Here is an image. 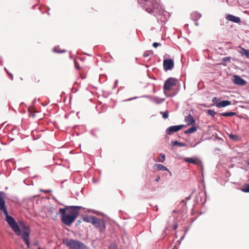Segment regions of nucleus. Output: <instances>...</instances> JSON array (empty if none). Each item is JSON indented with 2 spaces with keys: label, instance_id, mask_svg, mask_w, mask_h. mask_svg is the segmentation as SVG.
Instances as JSON below:
<instances>
[{
  "label": "nucleus",
  "instance_id": "nucleus-31",
  "mask_svg": "<svg viewBox=\"0 0 249 249\" xmlns=\"http://www.w3.org/2000/svg\"><path fill=\"white\" fill-rule=\"evenodd\" d=\"M154 101L155 102H156L158 104L160 103H161L163 101V100H160L159 101H158V98H154Z\"/></svg>",
  "mask_w": 249,
  "mask_h": 249
},
{
  "label": "nucleus",
  "instance_id": "nucleus-17",
  "mask_svg": "<svg viewBox=\"0 0 249 249\" xmlns=\"http://www.w3.org/2000/svg\"><path fill=\"white\" fill-rule=\"evenodd\" d=\"M83 220L87 222L92 223L95 216H83Z\"/></svg>",
  "mask_w": 249,
  "mask_h": 249
},
{
  "label": "nucleus",
  "instance_id": "nucleus-40",
  "mask_svg": "<svg viewBox=\"0 0 249 249\" xmlns=\"http://www.w3.org/2000/svg\"><path fill=\"white\" fill-rule=\"evenodd\" d=\"M177 227H178V225H175L174 226V229L175 230H176V229L177 228Z\"/></svg>",
  "mask_w": 249,
  "mask_h": 249
},
{
  "label": "nucleus",
  "instance_id": "nucleus-25",
  "mask_svg": "<svg viewBox=\"0 0 249 249\" xmlns=\"http://www.w3.org/2000/svg\"><path fill=\"white\" fill-rule=\"evenodd\" d=\"M160 158L158 160V161L163 162L165 160V156L164 154H160Z\"/></svg>",
  "mask_w": 249,
  "mask_h": 249
},
{
  "label": "nucleus",
  "instance_id": "nucleus-42",
  "mask_svg": "<svg viewBox=\"0 0 249 249\" xmlns=\"http://www.w3.org/2000/svg\"><path fill=\"white\" fill-rule=\"evenodd\" d=\"M169 173V175L170 176H172V173L169 170V171H168Z\"/></svg>",
  "mask_w": 249,
  "mask_h": 249
},
{
  "label": "nucleus",
  "instance_id": "nucleus-9",
  "mask_svg": "<svg viewBox=\"0 0 249 249\" xmlns=\"http://www.w3.org/2000/svg\"><path fill=\"white\" fill-rule=\"evenodd\" d=\"M163 65L165 71L171 70L174 66V62L172 59H166L163 60Z\"/></svg>",
  "mask_w": 249,
  "mask_h": 249
},
{
  "label": "nucleus",
  "instance_id": "nucleus-22",
  "mask_svg": "<svg viewBox=\"0 0 249 249\" xmlns=\"http://www.w3.org/2000/svg\"><path fill=\"white\" fill-rule=\"evenodd\" d=\"M160 114H162V117L164 119H167L169 116V112L167 110L164 112L161 111Z\"/></svg>",
  "mask_w": 249,
  "mask_h": 249
},
{
  "label": "nucleus",
  "instance_id": "nucleus-16",
  "mask_svg": "<svg viewBox=\"0 0 249 249\" xmlns=\"http://www.w3.org/2000/svg\"><path fill=\"white\" fill-rule=\"evenodd\" d=\"M87 71L86 70L80 68L79 66V73L82 79H85L86 77Z\"/></svg>",
  "mask_w": 249,
  "mask_h": 249
},
{
  "label": "nucleus",
  "instance_id": "nucleus-26",
  "mask_svg": "<svg viewBox=\"0 0 249 249\" xmlns=\"http://www.w3.org/2000/svg\"><path fill=\"white\" fill-rule=\"evenodd\" d=\"M152 51H145L144 52L143 54V56L144 57H148L149 55L150 54H152Z\"/></svg>",
  "mask_w": 249,
  "mask_h": 249
},
{
  "label": "nucleus",
  "instance_id": "nucleus-38",
  "mask_svg": "<svg viewBox=\"0 0 249 249\" xmlns=\"http://www.w3.org/2000/svg\"><path fill=\"white\" fill-rule=\"evenodd\" d=\"M246 163L248 164V165H249V159L247 160V161H246Z\"/></svg>",
  "mask_w": 249,
  "mask_h": 249
},
{
  "label": "nucleus",
  "instance_id": "nucleus-33",
  "mask_svg": "<svg viewBox=\"0 0 249 249\" xmlns=\"http://www.w3.org/2000/svg\"><path fill=\"white\" fill-rule=\"evenodd\" d=\"M74 65H75V68L76 70H78V64H77V63L76 62V59L75 58L74 59Z\"/></svg>",
  "mask_w": 249,
  "mask_h": 249
},
{
  "label": "nucleus",
  "instance_id": "nucleus-37",
  "mask_svg": "<svg viewBox=\"0 0 249 249\" xmlns=\"http://www.w3.org/2000/svg\"><path fill=\"white\" fill-rule=\"evenodd\" d=\"M160 179V177H158L156 179V181L157 182H158L159 181V180Z\"/></svg>",
  "mask_w": 249,
  "mask_h": 249
},
{
  "label": "nucleus",
  "instance_id": "nucleus-36",
  "mask_svg": "<svg viewBox=\"0 0 249 249\" xmlns=\"http://www.w3.org/2000/svg\"><path fill=\"white\" fill-rule=\"evenodd\" d=\"M230 57H226V58H224V61H227V60H230Z\"/></svg>",
  "mask_w": 249,
  "mask_h": 249
},
{
  "label": "nucleus",
  "instance_id": "nucleus-15",
  "mask_svg": "<svg viewBox=\"0 0 249 249\" xmlns=\"http://www.w3.org/2000/svg\"><path fill=\"white\" fill-rule=\"evenodd\" d=\"M239 50L238 51L239 53L242 55H245L246 57L248 58H249V50H246L245 48L239 46Z\"/></svg>",
  "mask_w": 249,
  "mask_h": 249
},
{
  "label": "nucleus",
  "instance_id": "nucleus-28",
  "mask_svg": "<svg viewBox=\"0 0 249 249\" xmlns=\"http://www.w3.org/2000/svg\"><path fill=\"white\" fill-rule=\"evenodd\" d=\"M79 249H87V248L83 243L79 242Z\"/></svg>",
  "mask_w": 249,
  "mask_h": 249
},
{
  "label": "nucleus",
  "instance_id": "nucleus-23",
  "mask_svg": "<svg viewBox=\"0 0 249 249\" xmlns=\"http://www.w3.org/2000/svg\"><path fill=\"white\" fill-rule=\"evenodd\" d=\"M53 51L55 53H65L66 52V50H59V49H58L56 47H54L53 49Z\"/></svg>",
  "mask_w": 249,
  "mask_h": 249
},
{
  "label": "nucleus",
  "instance_id": "nucleus-11",
  "mask_svg": "<svg viewBox=\"0 0 249 249\" xmlns=\"http://www.w3.org/2000/svg\"><path fill=\"white\" fill-rule=\"evenodd\" d=\"M184 160L187 162L198 165L201 163L200 160L196 158H186L184 159Z\"/></svg>",
  "mask_w": 249,
  "mask_h": 249
},
{
  "label": "nucleus",
  "instance_id": "nucleus-41",
  "mask_svg": "<svg viewBox=\"0 0 249 249\" xmlns=\"http://www.w3.org/2000/svg\"><path fill=\"white\" fill-rule=\"evenodd\" d=\"M73 89L74 90H75V92H76V91H77V88H73Z\"/></svg>",
  "mask_w": 249,
  "mask_h": 249
},
{
  "label": "nucleus",
  "instance_id": "nucleus-1",
  "mask_svg": "<svg viewBox=\"0 0 249 249\" xmlns=\"http://www.w3.org/2000/svg\"><path fill=\"white\" fill-rule=\"evenodd\" d=\"M59 212L61 214V221L63 223L66 225L70 226L77 218L78 206L60 208Z\"/></svg>",
  "mask_w": 249,
  "mask_h": 249
},
{
  "label": "nucleus",
  "instance_id": "nucleus-35",
  "mask_svg": "<svg viewBox=\"0 0 249 249\" xmlns=\"http://www.w3.org/2000/svg\"><path fill=\"white\" fill-rule=\"evenodd\" d=\"M212 101L214 103L217 102V98L216 97H213V98Z\"/></svg>",
  "mask_w": 249,
  "mask_h": 249
},
{
  "label": "nucleus",
  "instance_id": "nucleus-18",
  "mask_svg": "<svg viewBox=\"0 0 249 249\" xmlns=\"http://www.w3.org/2000/svg\"><path fill=\"white\" fill-rule=\"evenodd\" d=\"M154 167L157 168L159 170L169 171V169L162 164H156L154 165Z\"/></svg>",
  "mask_w": 249,
  "mask_h": 249
},
{
  "label": "nucleus",
  "instance_id": "nucleus-39",
  "mask_svg": "<svg viewBox=\"0 0 249 249\" xmlns=\"http://www.w3.org/2000/svg\"><path fill=\"white\" fill-rule=\"evenodd\" d=\"M114 248V249H116L115 248V246H111L110 247H109V249H111L112 248Z\"/></svg>",
  "mask_w": 249,
  "mask_h": 249
},
{
  "label": "nucleus",
  "instance_id": "nucleus-12",
  "mask_svg": "<svg viewBox=\"0 0 249 249\" xmlns=\"http://www.w3.org/2000/svg\"><path fill=\"white\" fill-rule=\"evenodd\" d=\"M226 19L232 21L234 23H240L241 21L240 18L238 17H235L232 15H228L226 17Z\"/></svg>",
  "mask_w": 249,
  "mask_h": 249
},
{
  "label": "nucleus",
  "instance_id": "nucleus-29",
  "mask_svg": "<svg viewBox=\"0 0 249 249\" xmlns=\"http://www.w3.org/2000/svg\"><path fill=\"white\" fill-rule=\"evenodd\" d=\"M230 138L233 140H236L237 139V136L235 135L231 134L229 135Z\"/></svg>",
  "mask_w": 249,
  "mask_h": 249
},
{
  "label": "nucleus",
  "instance_id": "nucleus-19",
  "mask_svg": "<svg viewBox=\"0 0 249 249\" xmlns=\"http://www.w3.org/2000/svg\"><path fill=\"white\" fill-rule=\"evenodd\" d=\"M197 130V127L196 126H193L188 130L185 131V134H190L195 132Z\"/></svg>",
  "mask_w": 249,
  "mask_h": 249
},
{
  "label": "nucleus",
  "instance_id": "nucleus-2",
  "mask_svg": "<svg viewBox=\"0 0 249 249\" xmlns=\"http://www.w3.org/2000/svg\"><path fill=\"white\" fill-rule=\"evenodd\" d=\"M16 233L18 235L21 236L22 238L25 242L27 247L29 248V237L30 234V230L29 228L25 225H23V226L21 227V229H19V231H17V233Z\"/></svg>",
  "mask_w": 249,
  "mask_h": 249
},
{
  "label": "nucleus",
  "instance_id": "nucleus-27",
  "mask_svg": "<svg viewBox=\"0 0 249 249\" xmlns=\"http://www.w3.org/2000/svg\"><path fill=\"white\" fill-rule=\"evenodd\" d=\"M207 113L212 116H214L216 114V112L211 109L208 110Z\"/></svg>",
  "mask_w": 249,
  "mask_h": 249
},
{
  "label": "nucleus",
  "instance_id": "nucleus-4",
  "mask_svg": "<svg viewBox=\"0 0 249 249\" xmlns=\"http://www.w3.org/2000/svg\"><path fill=\"white\" fill-rule=\"evenodd\" d=\"M177 80L176 78L170 77L165 82L163 86V90L170 91L173 87L176 86Z\"/></svg>",
  "mask_w": 249,
  "mask_h": 249
},
{
  "label": "nucleus",
  "instance_id": "nucleus-13",
  "mask_svg": "<svg viewBox=\"0 0 249 249\" xmlns=\"http://www.w3.org/2000/svg\"><path fill=\"white\" fill-rule=\"evenodd\" d=\"M185 121L187 123V125L194 124H195V120L193 116L189 114L186 116L185 118Z\"/></svg>",
  "mask_w": 249,
  "mask_h": 249
},
{
  "label": "nucleus",
  "instance_id": "nucleus-44",
  "mask_svg": "<svg viewBox=\"0 0 249 249\" xmlns=\"http://www.w3.org/2000/svg\"><path fill=\"white\" fill-rule=\"evenodd\" d=\"M21 169V168H18V170H20Z\"/></svg>",
  "mask_w": 249,
  "mask_h": 249
},
{
  "label": "nucleus",
  "instance_id": "nucleus-8",
  "mask_svg": "<svg viewBox=\"0 0 249 249\" xmlns=\"http://www.w3.org/2000/svg\"><path fill=\"white\" fill-rule=\"evenodd\" d=\"M232 81L235 85L239 86H245L247 84L246 81L237 75H234L232 76Z\"/></svg>",
  "mask_w": 249,
  "mask_h": 249
},
{
  "label": "nucleus",
  "instance_id": "nucleus-20",
  "mask_svg": "<svg viewBox=\"0 0 249 249\" xmlns=\"http://www.w3.org/2000/svg\"><path fill=\"white\" fill-rule=\"evenodd\" d=\"M236 115L235 112H224V113H221L220 114V115L221 116H226V117H229V116H232Z\"/></svg>",
  "mask_w": 249,
  "mask_h": 249
},
{
  "label": "nucleus",
  "instance_id": "nucleus-7",
  "mask_svg": "<svg viewBox=\"0 0 249 249\" xmlns=\"http://www.w3.org/2000/svg\"><path fill=\"white\" fill-rule=\"evenodd\" d=\"M92 224L95 227L99 229L100 231L104 230L105 229V226L104 222L95 216Z\"/></svg>",
  "mask_w": 249,
  "mask_h": 249
},
{
  "label": "nucleus",
  "instance_id": "nucleus-24",
  "mask_svg": "<svg viewBox=\"0 0 249 249\" xmlns=\"http://www.w3.org/2000/svg\"><path fill=\"white\" fill-rule=\"evenodd\" d=\"M241 190L243 192L249 193V183L246 184Z\"/></svg>",
  "mask_w": 249,
  "mask_h": 249
},
{
  "label": "nucleus",
  "instance_id": "nucleus-10",
  "mask_svg": "<svg viewBox=\"0 0 249 249\" xmlns=\"http://www.w3.org/2000/svg\"><path fill=\"white\" fill-rule=\"evenodd\" d=\"M184 126V125H183L171 126L166 129V133L168 135H171L174 132H176L181 130Z\"/></svg>",
  "mask_w": 249,
  "mask_h": 249
},
{
  "label": "nucleus",
  "instance_id": "nucleus-43",
  "mask_svg": "<svg viewBox=\"0 0 249 249\" xmlns=\"http://www.w3.org/2000/svg\"><path fill=\"white\" fill-rule=\"evenodd\" d=\"M78 208H79V211H80L82 207L80 206H79Z\"/></svg>",
  "mask_w": 249,
  "mask_h": 249
},
{
  "label": "nucleus",
  "instance_id": "nucleus-30",
  "mask_svg": "<svg viewBox=\"0 0 249 249\" xmlns=\"http://www.w3.org/2000/svg\"><path fill=\"white\" fill-rule=\"evenodd\" d=\"M160 44L157 42H154L153 43V46L155 48H157L158 46H160Z\"/></svg>",
  "mask_w": 249,
  "mask_h": 249
},
{
  "label": "nucleus",
  "instance_id": "nucleus-32",
  "mask_svg": "<svg viewBox=\"0 0 249 249\" xmlns=\"http://www.w3.org/2000/svg\"><path fill=\"white\" fill-rule=\"evenodd\" d=\"M40 191L41 192H44V193H46L52 192V190H44L41 189Z\"/></svg>",
  "mask_w": 249,
  "mask_h": 249
},
{
  "label": "nucleus",
  "instance_id": "nucleus-3",
  "mask_svg": "<svg viewBox=\"0 0 249 249\" xmlns=\"http://www.w3.org/2000/svg\"><path fill=\"white\" fill-rule=\"evenodd\" d=\"M4 214L6 216V221L7 222L8 224L9 225L10 227L12 228V229L15 231V232L17 233V231H19V226L17 222L15 221V219L13 217L10 216L8 214V211H7V213Z\"/></svg>",
  "mask_w": 249,
  "mask_h": 249
},
{
  "label": "nucleus",
  "instance_id": "nucleus-6",
  "mask_svg": "<svg viewBox=\"0 0 249 249\" xmlns=\"http://www.w3.org/2000/svg\"><path fill=\"white\" fill-rule=\"evenodd\" d=\"M5 194L3 192H0V211H2L4 213H7V209L5 205L4 198Z\"/></svg>",
  "mask_w": 249,
  "mask_h": 249
},
{
  "label": "nucleus",
  "instance_id": "nucleus-14",
  "mask_svg": "<svg viewBox=\"0 0 249 249\" xmlns=\"http://www.w3.org/2000/svg\"><path fill=\"white\" fill-rule=\"evenodd\" d=\"M231 104V102L229 100H224L216 104V107L219 108L223 107Z\"/></svg>",
  "mask_w": 249,
  "mask_h": 249
},
{
  "label": "nucleus",
  "instance_id": "nucleus-45",
  "mask_svg": "<svg viewBox=\"0 0 249 249\" xmlns=\"http://www.w3.org/2000/svg\"><path fill=\"white\" fill-rule=\"evenodd\" d=\"M40 249V248H38V249Z\"/></svg>",
  "mask_w": 249,
  "mask_h": 249
},
{
  "label": "nucleus",
  "instance_id": "nucleus-21",
  "mask_svg": "<svg viewBox=\"0 0 249 249\" xmlns=\"http://www.w3.org/2000/svg\"><path fill=\"white\" fill-rule=\"evenodd\" d=\"M173 145H178L179 146L182 147V146H185L186 145V144L185 143L179 142L178 141H176L173 142Z\"/></svg>",
  "mask_w": 249,
  "mask_h": 249
},
{
  "label": "nucleus",
  "instance_id": "nucleus-34",
  "mask_svg": "<svg viewBox=\"0 0 249 249\" xmlns=\"http://www.w3.org/2000/svg\"><path fill=\"white\" fill-rule=\"evenodd\" d=\"M4 70L5 71H6V72L7 73V74L9 75V76H11V79H13V74H11V73H9L8 71H7V69H6V68H4Z\"/></svg>",
  "mask_w": 249,
  "mask_h": 249
},
{
  "label": "nucleus",
  "instance_id": "nucleus-5",
  "mask_svg": "<svg viewBox=\"0 0 249 249\" xmlns=\"http://www.w3.org/2000/svg\"><path fill=\"white\" fill-rule=\"evenodd\" d=\"M63 243L71 249H78V241L71 239H64Z\"/></svg>",
  "mask_w": 249,
  "mask_h": 249
}]
</instances>
